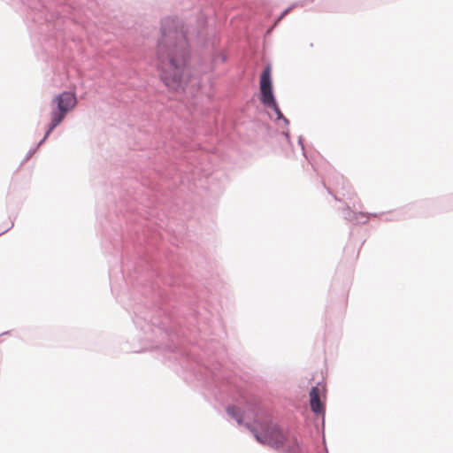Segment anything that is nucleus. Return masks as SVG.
I'll use <instances>...</instances> for the list:
<instances>
[{"label": "nucleus", "mask_w": 453, "mask_h": 453, "mask_svg": "<svg viewBox=\"0 0 453 453\" xmlns=\"http://www.w3.org/2000/svg\"><path fill=\"white\" fill-rule=\"evenodd\" d=\"M188 50L185 34L178 21L167 18L162 22V35L156 53L159 78L171 92L183 91L189 80Z\"/></svg>", "instance_id": "f257e3e1"}, {"label": "nucleus", "mask_w": 453, "mask_h": 453, "mask_svg": "<svg viewBox=\"0 0 453 453\" xmlns=\"http://www.w3.org/2000/svg\"><path fill=\"white\" fill-rule=\"evenodd\" d=\"M53 103L57 104L58 110H54L51 112V122L46 136L62 122L66 113L75 107L77 101L74 94L63 92L54 98Z\"/></svg>", "instance_id": "f03ea898"}, {"label": "nucleus", "mask_w": 453, "mask_h": 453, "mask_svg": "<svg viewBox=\"0 0 453 453\" xmlns=\"http://www.w3.org/2000/svg\"><path fill=\"white\" fill-rule=\"evenodd\" d=\"M260 92L261 102L274 111L278 119H282L284 122L288 123V119L281 113L273 94L272 71L270 66H266L260 75Z\"/></svg>", "instance_id": "7ed1b4c3"}, {"label": "nucleus", "mask_w": 453, "mask_h": 453, "mask_svg": "<svg viewBox=\"0 0 453 453\" xmlns=\"http://www.w3.org/2000/svg\"><path fill=\"white\" fill-rule=\"evenodd\" d=\"M255 437L259 442L276 449L283 447L288 440L277 425L268 426L263 433L255 432Z\"/></svg>", "instance_id": "20e7f679"}, {"label": "nucleus", "mask_w": 453, "mask_h": 453, "mask_svg": "<svg viewBox=\"0 0 453 453\" xmlns=\"http://www.w3.org/2000/svg\"><path fill=\"white\" fill-rule=\"evenodd\" d=\"M324 391L323 388L313 387L310 392V404L312 411L320 414L324 412V405L320 400V395Z\"/></svg>", "instance_id": "39448f33"}, {"label": "nucleus", "mask_w": 453, "mask_h": 453, "mask_svg": "<svg viewBox=\"0 0 453 453\" xmlns=\"http://www.w3.org/2000/svg\"><path fill=\"white\" fill-rule=\"evenodd\" d=\"M234 408H227V412L231 415H234Z\"/></svg>", "instance_id": "423d86ee"}]
</instances>
